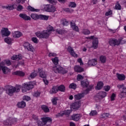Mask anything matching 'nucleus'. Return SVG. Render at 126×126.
I'll return each instance as SVG.
<instances>
[{"mask_svg":"<svg viewBox=\"0 0 126 126\" xmlns=\"http://www.w3.org/2000/svg\"><path fill=\"white\" fill-rule=\"evenodd\" d=\"M74 69L76 72L80 73L84 71V68L78 65H75L74 67Z\"/></svg>","mask_w":126,"mask_h":126,"instance_id":"f3484780","label":"nucleus"},{"mask_svg":"<svg viewBox=\"0 0 126 126\" xmlns=\"http://www.w3.org/2000/svg\"><path fill=\"white\" fill-rule=\"evenodd\" d=\"M80 106L79 105V103L78 102H75L72 104V108L74 109H79Z\"/></svg>","mask_w":126,"mask_h":126,"instance_id":"f704fd0d","label":"nucleus"},{"mask_svg":"<svg viewBox=\"0 0 126 126\" xmlns=\"http://www.w3.org/2000/svg\"><path fill=\"white\" fill-rule=\"evenodd\" d=\"M56 32L57 33H58V34H61L62 35H63V34H64V33H66V31L61 29H57L56 30Z\"/></svg>","mask_w":126,"mask_h":126,"instance_id":"37998d69","label":"nucleus"},{"mask_svg":"<svg viewBox=\"0 0 126 126\" xmlns=\"http://www.w3.org/2000/svg\"><path fill=\"white\" fill-rule=\"evenodd\" d=\"M24 8L23 7V5H21L20 4H19L18 6L17 7V10L18 11H21L22 9H23Z\"/></svg>","mask_w":126,"mask_h":126,"instance_id":"864d4df0","label":"nucleus"},{"mask_svg":"<svg viewBox=\"0 0 126 126\" xmlns=\"http://www.w3.org/2000/svg\"><path fill=\"white\" fill-rule=\"evenodd\" d=\"M67 51L70 53V55L73 57H77V54H75V52L73 50V48L70 46H69L67 49Z\"/></svg>","mask_w":126,"mask_h":126,"instance_id":"5701e85b","label":"nucleus"},{"mask_svg":"<svg viewBox=\"0 0 126 126\" xmlns=\"http://www.w3.org/2000/svg\"><path fill=\"white\" fill-rule=\"evenodd\" d=\"M117 87L118 88V89H121L122 88H124L125 85L124 84L122 85H118Z\"/></svg>","mask_w":126,"mask_h":126,"instance_id":"0e129e2a","label":"nucleus"},{"mask_svg":"<svg viewBox=\"0 0 126 126\" xmlns=\"http://www.w3.org/2000/svg\"><path fill=\"white\" fill-rule=\"evenodd\" d=\"M126 40L124 39L123 37L119 38L118 39L115 38H111L109 41V44L112 47H116V46H120V45H124L126 44Z\"/></svg>","mask_w":126,"mask_h":126,"instance_id":"f257e3e1","label":"nucleus"},{"mask_svg":"<svg viewBox=\"0 0 126 126\" xmlns=\"http://www.w3.org/2000/svg\"><path fill=\"white\" fill-rule=\"evenodd\" d=\"M83 33L84 34V35H89V34H90V31L89 30L84 29L83 31Z\"/></svg>","mask_w":126,"mask_h":126,"instance_id":"8fccbe9b","label":"nucleus"},{"mask_svg":"<svg viewBox=\"0 0 126 126\" xmlns=\"http://www.w3.org/2000/svg\"><path fill=\"white\" fill-rule=\"evenodd\" d=\"M61 22L63 26H67V25L68 24V21L65 19L61 20Z\"/></svg>","mask_w":126,"mask_h":126,"instance_id":"4c0bfd02","label":"nucleus"},{"mask_svg":"<svg viewBox=\"0 0 126 126\" xmlns=\"http://www.w3.org/2000/svg\"><path fill=\"white\" fill-rule=\"evenodd\" d=\"M84 77L82 76V75L80 74H78L77 76V79L78 81L81 80L82 79H84Z\"/></svg>","mask_w":126,"mask_h":126,"instance_id":"5fc2aeb1","label":"nucleus"},{"mask_svg":"<svg viewBox=\"0 0 126 126\" xmlns=\"http://www.w3.org/2000/svg\"><path fill=\"white\" fill-rule=\"evenodd\" d=\"M99 60H100L101 63H106L107 58H106V56H101L99 57Z\"/></svg>","mask_w":126,"mask_h":126,"instance_id":"58836bf2","label":"nucleus"},{"mask_svg":"<svg viewBox=\"0 0 126 126\" xmlns=\"http://www.w3.org/2000/svg\"><path fill=\"white\" fill-rule=\"evenodd\" d=\"M115 97H116V94L114 93L112 94L111 96V101L115 100Z\"/></svg>","mask_w":126,"mask_h":126,"instance_id":"774afa93","label":"nucleus"},{"mask_svg":"<svg viewBox=\"0 0 126 126\" xmlns=\"http://www.w3.org/2000/svg\"><path fill=\"white\" fill-rule=\"evenodd\" d=\"M41 121H37L38 126H50L52 124V118L51 117H42Z\"/></svg>","mask_w":126,"mask_h":126,"instance_id":"f03ea898","label":"nucleus"},{"mask_svg":"<svg viewBox=\"0 0 126 126\" xmlns=\"http://www.w3.org/2000/svg\"><path fill=\"white\" fill-rule=\"evenodd\" d=\"M8 94L9 96H12L13 93H18L21 89V87L20 85H16L15 87H13L11 86H8Z\"/></svg>","mask_w":126,"mask_h":126,"instance_id":"7ed1b4c3","label":"nucleus"},{"mask_svg":"<svg viewBox=\"0 0 126 126\" xmlns=\"http://www.w3.org/2000/svg\"><path fill=\"white\" fill-rule=\"evenodd\" d=\"M115 9L117 10H121L122 9V6H121V4L119 3H117L115 5Z\"/></svg>","mask_w":126,"mask_h":126,"instance_id":"3c124183","label":"nucleus"},{"mask_svg":"<svg viewBox=\"0 0 126 126\" xmlns=\"http://www.w3.org/2000/svg\"><path fill=\"white\" fill-rule=\"evenodd\" d=\"M4 41L5 43H7V44H8V45H10V44H11V42H12V40L10 37H7L4 39Z\"/></svg>","mask_w":126,"mask_h":126,"instance_id":"a18cd8bd","label":"nucleus"},{"mask_svg":"<svg viewBox=\"0 0 126 126\" xmlns=\"http://www.w3.org/2000/svg\"><path fill=\"white\" fill-rule=\"evenodd\" d=\"M52 61L55 65H58V64H59V58L58 57H55V58L52 59Z\"/></svg>","mask_w":126,"mask_h":126,"instance_id":"ea45409f","label":"nucleus"},{"mask_svg":"<svg viewBox=\"0 0 126 126\" xmlns=\"http://www.w3.org/2000/svg\"><path fill=\"white\" fill-rule=\"evenodd\" d=\"M97 114L98 112H97V111L92 110L90 113V116H97Z\"/></svg>","mask_w":126,"mask_h":126,"instance_id":"09e8293b","label":"nucleus"},{"mask_svg":"<svg viewBox=\"0 0 126 126\" xmlns=\"http://www.w3.org/2000/svg\"><path fill=\"white\" fill-rule=\"evenodd\" d=\"M93 88V85H90L89 86V88L87 89L84 92L75 95L74 96L75 99H76V100H80V99H81V98H83V97H84L85 95H87V94H88V93H89V91H90V90H91Z\"/></svg>","mask_w":126,"mask_h":126,"instance_id":"20e7f679","label":"nucleus"},{"mask_svg":"<svg viewBox=\"0 0 126 126\" xmlns=\"http://www.w3.org/2000/svg\"><path fill=\"white\" fill-rule=\"evenodd\" d=\"M69 6H70V7H76V3L74 2H70Z\"/></svg>","mask_w":126,"mask_h":126,"instance_id":"6e6d98bb","label":"nucleus"},{"mask_svg":"<svg viewBox=\"0 0 126 126\" xmlns=\"http://www.w3.org/2000/svg\"><path fill=\"white\" fill-rule=\"evenodd\" d=\"M58 91H61V92H64L65 91V87L63 85H61L59 86H58Z\"/></svg>","mask_w":126,"mask_h":126,"instance_id":"473e14b6","label":"nucleus"},{"mask_svg":"<svg viewBox=\"0 0 126 126\" xmlns=\"http://www.w3.org/2000/svg\"><path fill=\"white\" fill-rule=\"evenodd\" d=\"M4 62L5 63L7 64V65L8 66L11 65V62H10V61L8 60H4Z\"/></svg>","mask_w":126,"mask_h":126,"instance_id":"4d7b16f0","label":"nucleus"},{"mask_svg":"<svg viewBox=\"0 0 126 126\" xmlns=\"http://www.w3.org/2000/svg\"><path fill=\"white\" fill-rule=\"evenodd\" d=\"M41 20H48L49 19V16L44 15H39V19Z\"/></svg>","mask_w":126,"mask_h":126,"instance_id":"c9c22d12","label":"nucleus"},{"mask_svg":"<svg viewBox=\"0 0 126 126\" xmlns=\"http://www.w3.org/2000/svg\"><path fill=\"white\" fill-rule=\"evenodd\" d=\"M1 32L3 36H6V37L10 35V32L8 31V29L7 28H3Z\"/></svg>","mask_w":126,"mask_h":126,"instance_id":"4468645a","label":"nucleus"},{"mask_svg":"<svg viewBox=\"0 0 126 126\" xmlns=\"http://www.w3.org/2000/svg\"><path fill=\"white\" fill-rule=\"evenodd\" d=\"M36 83L35 82H29L27 84H24L23 87L22 88V92L23 93H25L27 92V90H31V89H32L34 88V85H35Z\"/></svg>","mask_w":126,"mask_h":126,"instance_id":"39448f33","label":"nucleus"},{"mask_svg":"<svg viewBox=\"0 0 126 126\" xmlns=\"http://www.w3.org/2000/svg\"><path fill=\"white\" fill-rule=\"evenodd\" d=\"M17 123V119L15 118L9 117L6 120L4 121L3 124L5 126H12V125H14Z\"/></svg>","mask_w":126,"mask_h":126,"instance_id":"0eeeda50","label":"nucleus"},{"mask_svg":"<svg viewBox=\"0 0 126 126\" xmlns=\"http://www.w3.org/2000/svg\"><path fill=\"white\" fill-rule=\"evenodd\" d=\"M61 68H62V66L59 65H55L53 67L52 69L55 73H60Z\"/></svg>","mask_w":126,"mask_h":126,"instance_id":"dca6fc26","label":"nucleus"},{"mask_svg":"<svg viewBox=\"0 0 126 126\" xmlns=\"http://www.w3.org/2000/svg\"><path fill=\"white\" fill-rule=\"evenodd\" d=\"M25 49H27L28 51L33 52L34 48L32 47V45L30 44L29 42H25L24 44Z\"/></svg>","mask_w":126,"mask_h":126,"instance_id":"9b49d317","label":"nucleus"},{"mask_svg":"<svg viewBox=\"0 0 126 126\" xmlns=\"http://www.w3.org/2000/svg\"><path fill=\"white\" fill-rule=\"evenodd\" d=\"M110 89H111V87L109 86H106L104 87L105 91L108 92Z\"/></svg>","mask_w":126,"mask_h":126,"instance_id":"13d9d810","label":"nucleus"},{"mask_svg":"<svg viewBox=\"0 0 126 126\" xmlns=\"http://www.w3.org/2000/svg\"><path fill=\"white\" fill-rule=\"evenodd\" d=\"M11 59L13 61H20V60L22 59V57H21V55H13Z\"/></svg>","mask_w":126,"mask_h":126,"instance_id":"bb28decb","label":"nucleus"},{"mask_svg":"<svg viewBox=\"0 0 126 126\" xmlns=\"http://www.w3.org/2000/svg\"><path fill=\"white\" fill-rule=\"evenodd\" d=\"M98 96L102 98H105V97L107 96V93H106V92H100L98 93Z\"/></svg>","mask_w":126,"mask_h":126,"instance_id":"72a5a7b5","label":"nucleus"},{"mask_svg":"<svg viewBox=\"0 0 126 126\" xmlns=\"http://www.w3.org/2000/svg\"><path fill=\"white\" fill-rule=\"evenodd\" d=\"M19 16L21 18L24 19V20H31V18L29 16H27V15L25 14H22L21 13L19 15Z\"/></svg>","mask_w":126,"mask_h":126,"instance_id":"6ab92c4d","label":"nucleus"},{"mask_svg":"<svg viewBox=\"0 0 126 126\" xmlns=\"http://www.w3.org/2000/svg\"><path fill=\"white\" fill-rule=\"evenodd\" d=\"M117 77L119 80H120L121 81H123V80H125L126 79V76L124 75V74H116Z\"/></svg>","mask_w":126,"mask_h":126,"instance_id":"393cba45","label":"nucleus"},{"mask_svg":"<svg viewBox=\"0 0 126 126\" xmlns=\"http://www.w3.org/2000/svg\"><path fill=\"white\" fill-rule=\"evenodd\" d=\"M97 59H94L89 60L88 62V64L89 66H95V65H97Z\"/></svg>","mask_w":126,"mask_h":126,"instance_id":"9d476101","label":"nucleus"},{"mask_svg":"<svg viewBox=\"0 0 126 126\" xmlns=\"http://www.w3.org/2000/svg\"><path fill=\"white\" fill-rule=\"evenodd\" d=\"M110 117V114L109 113H103L100 115L101 119H105V118H109Z\"/></svg>","mask_w":126,"mask_h":126,"instance_id":"c03bdc74","label":"nucleus"},{"mask_svg":"<svg viewBox=\"0 0 126 126\" xmlns=\"http://www.w3.org/2000/svg\"><path fill=\"white\" fill-rule=\"evenodd\" d=\"M41 109L44 112V113H49L50 112V109L47 106V105H43L41 106Z\"/></svg>","mask_w":126,"mask_h":126,"instance_id":"2f4dec72","label":"nucleus"},{"mask_svg":"<svg viewBox=\"0 0 126 126\" xmlns=\"http://www.w3.org/2000/svg\"><path fill=\"white\" fill-rule=\"evenodd\" d=\"M70 26L71 28H72L74 31H76V32H79V28H78V27L76 26L75 23L70 22Z\"/></svg>","mask_w":126,"mask_h":126,"instance_id":"a211bd4d","label":"nucleus"},{"mask_svg":"<svg viewBox=\"0 0 126 126\" xmlns=\"http://www.w3.org/2000/svg\"><path fill=\"white\" fill-rule=\"evenodd\" d=\"M60 73H62V74H65V73H67V70L62 67V68H60Z\"/></svg>","mask_w":126,"mask_h":126,"instance_id":"de8ad7c7","label":"nucleus"},{"mask_svg":"<svg viewBox=\"0 0 126 126\" xmlns=\"http://www.w3.org/2000/svg\"><path fill=\"white\" fill-rule=\"evenodd\" d=\"M81 85L82 87L83 88L85 87H88L89 85V82H88V80L86 79L81 81Z\"/></svg>","mask_w":126,"mask_h":126,"instance_id":"412c9836","label":"nucleus"},{"mask_svg":"<svg viewBox=\"0 0 126 126\" xmlns=\"http://www.w3.org/2000/svg\"><path fill=\"white\" fill-rule=\"evenodd\" d=\"M77 62L80 63V65H83V62H82V59H81V58H79L77 60Z\"/></svg>","mask_w":126,"mask_h":126,"instance_id":"052dcab7","label":"nucleus"},{"mask_svg":"<svg viewBox=\"0 0 126 126\" xmlns=\"http://www.w3.org/2000/svg\"><path fill=\"white\" fill-rule=\"evenodd\" d=\"M37 75H38V74H37V73L36 72H33L31 73V74L30 75V77H31V78L32 79L35 78L36 76H37Z\"/></svg>","mask_w":126,"mask_h":126,"instance_id":"49530a36","label":"nucleus"},{"mask_svg":"<svg viewBox=\"0 0 126 126\" xmlns=\"http://www.w3.org/2000/svg\"><path fill=\"white\" fill-rule=\"evenodd\" d=\"M38 70L39 77H41V78H46L47 77L46 73L43 70L42 68H38Z\"/></svg>","mask_w":126,"mask_h":126,"instance_id":"ddd939ff","label":"nucleus"},{"mask_svg":"<svg viewBox=\"0 0 126 126\" xmlns=\"http://www.w3.org/2000/svg\"><path fill=\"white\" fill-rule=\"evenodd\" d=\"M58 86H53L49 92L50 94H56V93H58Z\"/></svg>","mask_w":126,"mask_h":126,"instance_id":"aec40b11","label":"nucleus"},{"mask_svg":"<svg viewBox=\"0 0 126 126\" xmlns=\"http://www.w3.org/2000/svg\"><path fill=\"white\" fill-rule=\"evenodd\" d=\"M18 108L20 109H23V108H25L26 107V103L25 101L19 102L17 104Z\"/></svg>","mask_w":126,"mask_h":126,"instance_id":"a878e982","label":"nucleus"},{"mask_svg":"<svg viewBox=\"0 0 126 126\" xmlns=\"http://www.w3.org/2000/svg\"><path fill=\"white\" fill-rule=\"evenodd\" d=\"M32 42H33L35 44H37V43H38V39H37V38H36V37H32Z\"/></svg>","mask_w":126,"mask_h":126,"instance_id":"680f3d73","label":"nucleus"},{"mask_svg":"<svg viewBox=\"0 0 126 126\" xmlns=\"http://www.w3.org/2000/svg\"><path fill=\"white\" fill-rule=\"evenodd\" d=\"M2 7L4 9H8V10H12V9H14V7H13V5L2 6Z\"/></svg>","mask_w":126,"mask_h":126,"instance_id":"a19ab883","label":"nucleus"},{"mask_svg":"<svg viewBox=\"0 0 126 126\" xmlns=\"http://www.w3.org/2000/svg\"><path fill=\"white\" fill-rule=\"evenodd\" d=\"M71 120H72V121H75V122H78V121L80 120V114H73L71 117Z\"/></svg>","mask_w":126,"mask_h":126,"instance_id":"2eb2a0df","label":"nucleus"},{"mask_svg":"<svg viewBox=\"0 0 126 126\" xmlns=\"http://www.w3.org/2000/svg\"><path fill=\"white\" fill-rule=\"evenodd\" d=\"M36 36L38 38H42L43 39H48L50 36L51 34L50 32H48L47 30H44L41 32H36L35 33Z\"/></svg>","mask_w":126,"mask_h":126,"instance_id":"423d86ee","label":"nucleus"},{"mask_svg":"<svg viewBox=\"0 0 126 126\" xmlns=\"http://www.w3.org/2000/svg\"><path fill=\"white\" fill-rule=\"evenodd\" d=\"M44 8L46 11L48 12H55L56 11V7L50 4L44 5Z\"/></svg>","mask_w":126,"mask_h":126,"instance_id":"6e6552de","label":"nucleus"},{"mask_svg":"<svg viewBox=\"0 0 126 126\" xmlns=\"http://www.w3.org/2000/svg\"><path fill=\"white\" fill-rule=\"evenodd\" d=\"M40 94H41V93H40V92H36L34 93L33 96H34V97H39V96H40Z\"/></svg>","mask_w":126,"mask_h":126,"instance_id":"bf43d9fd","label":"nucleus"},{"mask_svg":"<svg viewBox=\"0 0 126 126\" xmlns=\"http://www.w3.org/2000/svg\"><path fill=\"white\" fill-rule=\"evenodd\" d=\"M58 100H59V99L57 97H54L53 98H52L51 101L53 105H57L58 104Z\"/></svg>","mask_w":126,"mask_h":126,"instance_id":"79ce46f5","label":"nucleus"},{"mask_svg":"<svg viewBox=\"0 0 126 126\" xmlns=\"http://www.w3.org/2000/svg\"><path fill=\"white\" fill-rule=\"evenodd\" d=\"M69 87V88H71V89L75 90V89H76V84H75L74 83H72V84H70Z\"/></svg>","mask_w":126,"mask_h":126,"instance_id":"603ef678","label":"nucleus"},{"mask_svg":"<svg viewBox=\"0 0 126 126\" xmlns=\"http://www.w3.org/2000/svg\"><path fill=\"white\" fill-rule=\"evenodd\" d=\"M120 98H126V87H124L120 92L119 94Z\"/></svg>","mask_w":126,"mask_h":126,"instance_id":"f8f14e48","label":"nucleus"},{"mask_svg":"<svg viewBox=\"0 0 126 126\" xmlns=\"http://www.w3.org/2000/svg\"><path fill=\"white\" fill-rule=\"evenodd\" d=\"M2 65H4V63L3 62H1V63H0V70H2L3 73H4V74H7V73H8V68H7V67L6 66H2Z\"/></svg>","mask_w":126,"mask_h":126,"instance_id":"1a4fd4ad","label":"nucleus"},{"mask_svg":"<svg viewBox=\"0 0 126 126\" xmlns=\"http://www.w3.org/2000/svg\"><path fill=\"white\" fill-rule=\"evenodd\" d=\"M49 57H57V54L54 53H49Z\"/></svg>","mask_w":126,"mask_h":126,"instance_id":"69168bd1","label":"nucleus"},{"mask_svg":"<svg viewBox=\"0 0 126 126\" xmlns=\"http://www.w3.org/2000/svg\"><path fill=\"white\" fill-rule=\"evenodd\" d=\"M31 17L33 20H38L39 19V15L36 13H32L31 14Z\"/></svg>","mask_w":126,"mask_h":126,"instance_id":"c756f323","label":"nucleus"},{"mask_svg":"<svg viewBox=\"0 0 126 126\" xmlns=\"http://www.w3.org/2000/svg\"><path fill=\"white\" fill-rule=\"evenodd\" d=\"M98 38H94L93 41V46L92 47L94 48V49H97L98 48Z\"/></svg>","mask_w":126,"mask_h":126,"instance_id":"4be33fe9","label":"nucleus"},{"mask_svg":"<svg viewBox=\"0 0 126 126\" xmlns=\"http://www.w3.org/2000/svg\"><path fill=\"white\" fill-rule=\"evenodd\" d=\"M22 36H23V34L19 31L15 32L14 34L13 35L14 38H20Z\"/></svg>","mask_w":126,"mask_h":126,"instance_id":"b1692460","label":"nucleus"},{"mask_svg":"<svg viewBox=\"0 0 126 126\" xmlns=\"http://www.w3.org/2000/svg\"><path fill=\"white\" fill-rule=\"evenodd\" d=\"M24 99L26 100V101H29L31 100V98H30V97L28 96H24Z\"/></svg>","mask_w":126,"mask_h":126,"instance_id":"e2e57ef3","label":"nucleus"},{"mask_svg":"<svg viewBox=\"0 0 126 126\" xmlns=\"http://www.w3.org/2000/svg\"><path fill=\"white\" fill-rule=\"evenodd\" d=\"M112 13V10H110L108 12H106L105 13L106 16H109V15H111Z\"/></svg>","mask_w":126,"mask_h":126,"instance_id":"338daca9","label":"nucleus"},{"mask_svg":"<svg viewBox=\"0 0 126 126\" xmlns=\"http://www.w3.org/2000/svg\"><path fill=\"white\" fill-rule=\"evenodd\" d=\"M15 75H18L19 76H24L25 73L21 71H16L13 73Z\"/></svg>","mask_w":126,"mask_h":126,"instance_id":"7c9ffc66","label":"nucleus"},{"mask_svg":"<svg viewBox=\"0 0 126 126\" xmlns=\"http://www.w3.org/2000/svg\"><path fill=\"white\" fill-rule=\"evenodd\" d=\"M46 31L51 34L52 32H54V31H55V29H54V27H52L51 25H49Z\"/></svg>","mask_w":126,"mask_h":126,"instance_id":"e433bc0d","label":"nucleus"},{"mask_svg":"<svg viewBox=\"0 0 126 126\" xmlns=\"http://www.w3.org/2000/svg\"><path fill=\"white\" fill-rule=\"evenodd\" d=\"M103 86L104 83H103L102 82H98L95 88V89L96 90H100V89H102V88H103Z\"/></svg>","mask_w":126,"mask_h":126,"instance_id":"c85d7f7f","label":"nucleus"},{"mask_svg":"<svg viewBox=\"0 0 126 126\" xmlns=\"http://www.w3.org/2000/svg\"><path fill=\"white\" fill-rule=\"evenodd\" d=\"M28 10L29 11L35 12H39V11H40V9H35L34 7H33L31 6H28Z\"/></svg>","mask_w":126,"mask_h":126,"instance_id":"cd10ccee","label":"nucleus"}]
</instances>
